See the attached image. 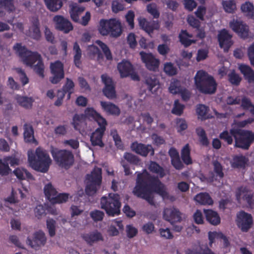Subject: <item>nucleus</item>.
<instances>
[{"mask_svg": "<svg viewBox=\"0 0 254 254\" xmlns=\"http://www.w3.org/2000/svg\"><path fill=\"white\" fill-rule=\"evenodd\" d=\"M136 174L135 186L132 190L134 195L145 199L151 205H155L153 192L159 194L164 200H173L174 197L170 196L165 185L157 177L151 175L146 169L141 172H136Z\"/></svg>", "mask_w": 254, "mask_h": 254, "instance_id": "f257e3e1", "label": "nucleus"}, {"mask_svg": "<svg viewBox=\"0 0 254 254\" xmlns=\"http://www.w3.org/2000/svg\"><path fill=\"white\" fill-rule=\"evenodd\" d=\"M28 160L34 170L42 173H46L48 171L51 163L49 155L41 147L36 148L35 154L28 151Z\"/></svg>", "mask_w": 254, "mask_h": 254, "instance_id": "f03ea898", "label": "nucleus"}, {"mask_svg": "<svg viewBox=\"0 0 254 254\" xmlns=\"http://www.w3.org/2000/svg\"><path fill=\"white\" fill-rule=\"evenodd\" d=\"M194 80L196 87L201 93L211 94L215 92L217 83L214 77L206 72L203 70L198 71Z\"/></svg>", "mask_w": 254, "mask_h": 254, "instance_id": "7ed1b4c3", "label": "nucleus"}, {"mask_svg": "<svg viewBox=\"0 0 254 254\" xmlns=\"http://www.w3.org/2000/svg\"><path fill=\"white\" fill-rule=\"evenodd\" d=\"M101 208L104 209L107 214L115 216L120 214L121 202L120 196L117 193H109L100 199Z\"/></svg>", "mask_w": 254, "mask_h": 254, "instance_id": "20e7f679", "label": "nucleus"}, {"mask_svg": "<svg viewBox=\"0 0 254 254\" xmlns=\"http://www.w3.org/2000/svg\"><path fill=\"white\" fill-rule=\"evenodd\" d=\"M231 133L234 135L235 147L248 150L254 142V132L238 128L232 129Z\"/></svg>", "mask_w": 254, "mask_h": 254, "instance_id": "39448f33", "label": "nucleus"}, {"mask_svg": "<svg viewBox=\"0 0 254 254\" xmlns=\"http://www.w3.org/2000/svg\"><path fill=\"white\" fill-rule=\"evenodd\" d=\"M98 30L102 35H110L112 37H118L122 32L121 22L115 18L101 19Z\"/></svg>", "mask_w": 254, "mask_h": 254, "instance_id": "423d86ee", "label": "nucleus"}, {"mask_svg": "<svg viewBox=\"0 0 254 254\" xmlns=\"http://www.w3.org/2000/svg\"><path fill=\"white\" fill-rule=\"evenodd\" d=\"M51 154L56 164L65 170L70 168L74 163V155L69 150L55 149L51 151Z\"/></svg>", "mask_w": 254, "mask_h": 254, "instance_id": "0eeeda50", "label": "nucleus"}, {"mask_svg": "<svg viewBox=\"0 0 254 254\" xmlns=\"http://www.w3.org/2000/svg\"><path fill=\"white\" fill-rule=\"evenodd\" d=\"M88 181L85 188V192L88 195H92L96 193L97 187L100 186L102 182V169L95 167L90 174L86 176Z\"/></svg>", "mask_w": 254, "mask_h": 254, "instance_id": "6e6552de", "label": "nucleus"}, {"mask_svg": "<svg viewBox=\"0 0 254 254\" xmlns=\"http://www.w3.org/2000/svg\"><path fill=\"white\" fill-rule=\"evenodd\" d=\"M14 49L18 53L23 63L30 66H32L34 64L42 58L40 54L38 52L29 51L20 43H16Z\"/></svg>", "mask_w": 254, "mask_h": 254, "instance_id": "1a4fd4ad", "label": "nucleus"}, {"mask_svg": "<svg viewBox=\"0 0 254 254\" xmlns=\"http://www.w3.org/2000/svg\"><path fill=\"white\" fill-rule=\"evenodd\" d=\"M236 223L242 232H247L253 225V217L251 214L241 210L237 214Z\"/></svg>", "mask_w": 254, "mask_h": 254, "instance_id": "9d476101", "label": "nucleus"}, {"mask_svg": "<svg viewBox=\"0 0 254 254\" xmlns=\"http://www.w3.org/2000/svg\"><path fill=\"white\" fill-rule=\"evenodd\" d=\"M50 70L52 76L50 77V81L53 84L59 83L64 77V64L58 60L50 64Z\"/></svg>", "mask_w": 254, "mask_h": 254, "instance_id": "9b49d317", "label": "nucleus"}, {"mask_svg": "<svg viewBox=\"0 0 254 254\" xmlns=\"http://www.w3.org/2000/svg\"><path fill=\"white\" fill-rule=\"evenodd\" d=\"M231 28L238 35L243 39H246L249 37V27L241 20L233 19L229 23Z\"/></svg>", "mask_w": 254, "mask_h": 254, "instance_id": "f8f14e48", "label": "nucleus"}, {"mask_svg": "<svg viewBox=\"0 0 254 254\" xmlns=\"http://www.w3.org/2000/svg\"><path fill=\"white\" fill-rule=\"evenodd\" d=\"M141 60L145 64L146 68L150 71H156L159 67V60L151 53H146L141 51L139 53Z\"/></svg>", "mask_w": 254, "mask_h": 254, "instance_id": "ddd939ff", "label": "nucleus"}, {"mask_svg": "<svg viewBox=\"0 0 254 254\" xmlns=\"http://www.w3.org/2000/svg\"><path fill=\"white\" fill-rule=\"evenodd\" d=\"M53 21L56 29L68 33L72 31L73 27L71 23L63 16L57 15L54 17Z\"/></svg>", "mask_w": 254, "mask_h": 254, "instance_id": "4468645a", "label": "nucleus"}, {"mask_svg": "<svg viewBox=\"0 0 254 254\" xmlns=\"http://www.w3.org/2000/svg\"><path fill=\"white\" fill-rule=\"evenodd\" d=\"M107 124L99 125V127L92 132L90 136V141L93 146H99L100 147L104 146L102 138L106 129Z\"/></svg>", "mask_w": 254, "mask_h": 254, "instance_id": "2eb2a0df", "label": "nucleus"}, {"mask_svg": "<svg viewBox=\"0 0 254 254\" xmlns=\"http://www.w3.org/2000/svg\"><path fill=\"white\" fill-rule=\"evenodd\" d=\"M47 239L45 233L42 231H39L33 234V239L27 238V243L32 248L37 250L41 246H44L46 242Z\"/></svg>", "mask_w": 254, "mask_h": 254, "instance_id": "dca6fc26", "label": "nucleus"}, {"mask_svg": "<svg viewBox=\"0 0 254 254\" xmlns=\"http://www.w3.org/2000/svg\"><path fill=\"white\" fill-rule=\"evenodd\" d=\"M163 218L170 222L171 224H173L181 221V213L178 209L174 207L166 208L163 211Z\"/></svg>", "mask_w": 254, "mask_h": 254, "instance_id": "f3484780", "label": "nucleus"}, {"mask_svg": "<svg viewBox=\"0 0 254 254\" xmlns=\"http://www.w3.org/2000/svg\"><path fill=\"white\" fill-rule=\"evenodd\" d=\"M130 147L133 151L143 157L147 156L150 152L151 156L154 154V149L151 145L134 142L131 144Z\"/></svg>", "mask_w": 254, "mask_h": 254, "instance_id": "a211bd4d", "label": "nucleus"}, {"mask_svg": "<svg viewBox=\"0 0 254 254\" xmlns=\"http://www.w3.org/2000/svg\"><path fill=\"white\" fill-rule=\"evenodd\" d=\"M236 196L238 200L242 198L250 206L254 201V193L247 187L242 186L239 187L237 190Z\"/></svg>", "mask_w": 254, "mask_h": 254, "instance_id": "6ab92c4d", "label": "nucleus"}, {"mask_svg": "<svg viewBox=\"0 0 254 254\" xmlns=\"http://www.w3.org/2000/svg\"><path fill=\"white\" fill-rule=\"evenodd\" d=\"M231 38L232 35L226 29L221 30L218 35V40L220 47L223 48L225 51H228L233 44Z\"/></svg>", "mask_w": 254, "mask_h": 254, "instance_id": "aec40b11", "label": "nucleus"}, {"mask_svg": "<svg viewBox=\"0 0 254 254\" xmlns=\"http://www.w3.org/2000/svg\"><path fill=\"white\" fill-rule=\"evenodd\" d=\"M144 84L147 90L152 94L156 93V90L160 87L159 80L152 74H147L145 76Z\"/></svg>", "mask_w": 254, "mask_h": 254, "instance_id": "412c9836", "label": "nucleus"}, {"mask_svg": "<svg viewBox=\"0 0 254 254\" xmlns=\"http://www.w3.org/2000/svg\"><path fill=\"white\" fill-rule=\"evenodd\" d=\"M139 26L148 34L153 33L154 30H158L160 25L157 21H147L145 18H140L139 20Z\"/></svg>", "mask_w": 254, "mask_h": 254, "instance_id": "4be33fe9", "label": "nucleus"}, {"mask_svg": "<svg viewBox=\"0 0 254 254\" xmlns=\"http://www.w3.org/2000/svg\"><path fill=\"white\" fill-rule=\"evenodd\" d=\"M100 105L103 111L108 115L118 116L121 114L119 107L113 103L100 101Z\"/></svg>", "mask_w": 254, "mask_h": 254, "instance_id": "5701e85b", "label": "nucleus"}, {"mask_svg": "<svg viewBox=\"0 0 254 254\" xmlns=\"http://www.w3.org/2000/svg\"><path fill=\"white\" fill-rule=\"evenodd\" d=\"M85 116L94 120L99 125L107 124L106 120L100 114L98 113L93 108H87L84 112Z\"/></svg>", "mask_w": 254, "mask_h": 254, "instance_id": "b1692460", "label": "nucleus"}, {"mask_svg": "<svg viewBox=\"0 0 254 254\" xmlns=\"http://www.w3.org/2000/svg\"><path fill=\"white\" fill-rule=\"evenodd\" d=\"M32 26L29 29L30 37L36 41H39L41 38L40 30V22L37 17H33L31 20Z\"/></svg>", "mask_w": 254, "mask_h": 254, "instance_id": "393cba45", "label": "nucleus"}, {"mask_svg": "<svg viewBox=\"0 0 254 254\" xmlns=\"http://www.w3.org/2000/svg\"><path fill=\"white\" fill-rule=\"evenodd\" d=\"M118 69L122 78L127 77L130 74L133 70V67L131 64L127 61H123L119 63L117 66Z\"/></svg>", "mask_w": 254, "mask_h": 254, "instance_id": "a878e982", "label": "nucleus"}, {"mask_svg": "<svg viewBox=\"0 0 254 254\" xmlns=\"http://www.w3.org/2000/svg\"><path fill=\"white\" fill-rule=\"evenodd\" d=\"M239 69L249 83L254 84V70L249 65L241 64Z\"/></svg>", "mask_w": 254, "mask_h": 254, "instance_id": "bb28decb", "label": "nucleus"}, {"mask_svg": "<svg viewBox=\"0 0 254 254\" xmlns=\"http://www.w3.org/2000/svg\"><path fill=\"white\" fill-rule=\"evenodd\" d=\"M82 238L89 245H92L96 242L103 240L102 234L97 230L83 234Z\"/></svg>", "mask_w": 254, "mask_h": 254, "instance_id": "cd10ccee", "label": "nucleus"}, {"mask_svg": "<svg viewBox=\"0 0 254 254\" xmlns=\"http://www.w3.org/2000/svg\"><path fill=\"white\" fill-rule=\"evenodd\" d=\"M206 220L211 224L216 226L220 224V217L218 213L211 209L204 210Z\"/></svg>", "mask_w": 254, "mask_h": 254, "instance_id": "c85d7f7f", "label": "nucleus"}, {"mask_svg": "<svg viewBox=\"0 0 254 254\" xmlns=\"http://www.w3.org/2000/svg\"><path fill=\"white\" fill-rule=\"evenodd\" d=\"M14 175L19 180H34L32 174L26 169L23 168H17L13 172Z\"/></svg>", "mask_w": 254, "mask_h": 254, "instance_id": "c756f323", "label": "nucleus"}, {"mask_svg": "<svg viewBox=\"0 0 254 254\" xmlns=\"http://www.w3.org/2000/svg\"><path fill=\"white\" fill-rule=\"evenodd\" d=\"M192 35L189 34L186 30H182L179 34V38L180 41L185 47H188L192 43H195V41L190 39L189 38H191Z\"/></svg>", "mask_w": 254, "mask_h": 254, "instance_id": "7c9ffc66", "label": "nucleus"}, {"mask_svg": "<svg viewBox=\"0 0 254 254\" xmlns=\"http://www.w3.org/2000/svg\"><path fill=\"white\" fill-rule=\"evenodd\" d=\"M148 169L151 172L158 175L161 178L166 175L164 168L155 161H151L150 162Z\"/></svg>", "mask_w": 254, "mask_h": 254, "instance_id": "2f4dec72", "label": "nucleus"}, {"mask_svg": "<svg viewBox=\"0 0 254 254\" xmlns=\"http://www.w3.org/2000/svg\"><path fill=\"white\" fill-rule=\"evenodd\" d=\"M3 8L8 12H11L15 10L13 0H0V9ZM4 15L3 11L0 10V16Z\"/></svg>", "mask_w": 254, "mask_h": 254, "instance_id": "473e14b6", "label": "nucleus"}, {"mask_svg": "<svg viewBox=\"0 0 254 254\" xmlns=\"http://www.w3.org/2000/svg\"><path fill=\"white\" fill-rule=\"evenodd\" d=\"M74 87V83L73 81L68 78H66V81L65 83L63 86V88L61 90H59V92H61V93H64V95H65L66 93H67V99H69L70 98L71 94L73 93Z\"/></svg>", "mask_w": 254, "mask_h": 254, "instance_id": "72a5a7b5", "label": "nucleus"}, {"mask_svg": "<svg viewBox=\"0 0 254 254\" xmlns=\"http://www.w3.org/2000/svg\"><path fill=\"white\" fill-rule=\"evenodd\" d=\"M194 199L196 201L202 205H211L213 203L212 198L207 192H201L197 194Z\"/></svg>", "mask_w": 254, "mask_h": 254, "instance_id": "f704fd0d", "label": "nucleus"}, {"mask_svg": "<svg viewBox=\"0 0 254 254\" xmlns=\"http://www.w3.org/2000/svg\"><path fill=\"white\" fill-rule=\"evenodd\" d=\"M16 100L18 104L25 108L30 109L32 107L33 103L34 100L32 97H28L26 96H22L17 95L16 97Z\"/></svg>", "mask_w": 254, "mask_h": 254, "instance_id": "c9c22d12", "label": "nucleus"}, {"mask_svg": "<svg viewBox=\"0 0 254 254\" xmlns=\"http://www.w3.org/2000/svg\"><path fill=\"white\" fill-rule=\"evenodd\" d=\"M73 51L74 52V64L77 67L79 68L81 64L82 51L77 42L73 44Z\"/></svg>", "mask_w": 254, "mask_h": 254, "instance_id": "e433bc0d", "label": "nucleus"}, {"mask_svg": "<svg viewBox=\"0 0 254 254\" xmlns=\"http://www.w3.org/2000/svg\"><path fill=\"white\" fill-rule=\"evenodd\" d=\"M181 158L183 162L188 165L192 163L190 157V150L189 145H185L181 150Z\"/></svg>", "mask_w": 254, "mask_h": 254, "instance_id": "4c0bfd02", "label": "nucleus"}, {"mask_svg": "<svg viewBox=\"0 0 254 254\" xmlns=\"http://www.w3.org/2000/svg\"><path fill=\"white\" fill-rule=\"evenodd\" d=\"M23 135L25 141L26 142H31L34 139V129L30 124H24Z\"/></svg>", "mask_w": 254, "mask_h": 254, "instance_id": "58836bf2", "label": "nucleus"}, {"mask_svg": "<svg viewBox=\"0 0 254 254\" xmlns=\"http://www.w3.org/2000/svg\"><path fill=\"white\" fill-rule=\"evenodd\" d=\"M47 8L51 11L56 12L63 6L62 0H44Z\"/></svg>", "mask_w": 254, "mask_h": 254, "instance_id": "ea45409f", "label": "nucleus"}, {"mask_svg": "<svg viewBox=\"0 0 254 254\" xmlns=\"http://www.w3.org/2000/svg\"><path fill=\"white\" fill-rule=\"evenodd\" d=\"M241 9L245 14L251 18L254 17V6L252 3L247 1L241 5Z\"/></svg>", "mask_w": 254, "mask_h": 254, "instance_id": "a19ab883", "label": "nucleus"}, {"mask_svg": "<svg viewBox=\"0 0 254 254\" xmlns=\"http://www.w3.org/2000/svg\"><path fill=\"white\" fill-rule=\"evenodd\" d=\"M238 128H232L230 129L229 131L227 130H225L221 132L219 134V138L223 140L225 142H226L228 145H231L233 142L234 135L231 133L232 129H238Z\"/></svg>", "mask_w": 254, "mask_h": 254, "instance_id": "79ce46f5", "label": "nucleus"}, {"mask_svg": "<svg viewBox=\"0 0 254 254\" xmlns=\"http://www.w3.org/2000/svg\"><path fill=\"white\" fill-rule=\"evenodd\" d=\"M44 193L49 201L52 202V198L56 196L58 192L51 183H48L44 187Z\"/></svg>", "mask_w": 254, "mask_h": 254, "instance_id": "37998d69", "label": "nucleus"}, {"mask_svg": "<svg viewBox=\"0 0 254 254\" xmlns=\"http://www.w3.org/2000/svg\"><path fill=\"white\" fill-rule=\"evenodd\" d=\"M248 160L243 155L236 156L233 158V162L232 166L233 168H244L247 164Z\"/></svg>", "mask_w": 254, "mask_h": 254, "instance_id": "c03bdc74", "label": "nucleus"}, {"mask_svg": "<svg viewBox=\"0 0 254 254\" xmlns=\"http://www.w3.org/2000/svg\"><path fill=\"white\" fill-rule=\"evenodd\" d=\"M196 132L199 137V140L201 144L204 146H207L209 142L204 129L202 128H197L196 129Z\"/></svg>", "mask_w": 254, "mask_h": 254, "instance_id": "a18cd8bd", "label": "nucleus"}, {"mask_svg": "<svg viewBox=\"0 0 254 254\" xmlns=\"http://www.w3.org/2000/svg\"><path fill=\"white\" fill-rule=\"evenodd\" d=\"M96 43L102 49L106 59L108 61L112 60V54L108 46L100 40H97Z\"/></svg>", "mask_w": 254, "mask_h": 254, "instance_id": "49530a36", "label": "nucleus"}, {"mask_svg": "<svg viewBox=\"0 0 254 254\" xmlns=\"http://www.w3.org/2000/svg\"><path fill=\"white\" fill-rule=\"evenodd\" d=\"M222 5L224 10L229 13H233L236 8L235 2L232 0H223Z\"/></svg>", "mask_w": 254, "mask_h": 254, "instance_id": "de8ad7c7", "label": "nucleus"}, {"mask_svg": "<svg viewBox=\"0 0 254 254\" xmlns=\"http://www.w3.org/2000/svg\"><path fill=\"white\" fill-rule=\"evenodd\" d=\"M213 166V171L217 177L222 179L224 177L223 167L221 164L217 160L213 161L212 162Z\"/></svg>", "mask_w": 254, "mask_h": 254, "instance_id": "09e8293b", "label": "nucleus"}, {"mask_svg": "<svg viewBox=\"0 0 254 254\" xmlns=\"http://www.w3.org/2000/svg\"><path fill=\"white\" fill-rule=\"evenodd\" d=\"M104 95L109 99H113L116 97L115 87L114 85L105 86L103 89Z\"/></svg>", "mask_w": 254, "mask_h": 254, "instance_id": "8fccbe9b", "label": "nucleus"}, {"mask_svg": "<svg viewBox=\"0 0 254 254\" xmlns=\"http://www.w3.org/2000/svg\"><path fill=\"white\" fill-rule=\"evenodd\" d=\"M124 158L128 163L133 165H139L140 164V159L136 155L129 152H126L124 155Z\"/></svg>", "mask_w": 254, "mask_h": 254, "instance_id": "3c124183", "label": "nucleus"}, {"mask_svg": "<svg viewBox=\"0 0 254 254\" xmlns=\"http://www.w3.org/2000/svg\"><path fill=\"white\" fill-rule=\"evenodd\" d=\"M69 198V194L67 193H61L52 198V203H61L67 201Z\"/></svg>", "mask_w": 254, "mask_h": 254, "instance_id": "603ef678", "label": "nucleus"}, {"mask_svg": "<svg viewBox=\"0 0 254 254\" xmlns=\"http://www.w3.org/2000/svg\"><path fill=\"white\" fill-rule=\"evenodd\" d=\"M33 67L34 71L41 78L44 77V64L41 58Z\"/></svg>", "mask_w": 254, "mask_h": 254, "instance_id": "864d4df0", "label": "nucleus"}, {"mask_svg": "<svg viewBox=\"0 0 254 254\" xmlns=\"http://www.w3.org/2000/svg\"><path fill=\"white\" fill-rule=\"evenodd\" d=\"M164 71L170 76L174 75L177 73V68L170 62L164 64Z\"/></svg>", "mask_w": 254, "mask_h": 254, "instance_id": "5fc2aeb1", "label": "nucleus"}, {"mask_svg": "<svg viewBox=\"0 0 254 254\" xmlns=\"http://www.w3.org/2000/svg\"><path fill=\"white\" fill-rule=\"evenodd\" d=\"M147 10L154 18H158L160 16V12L157 9V5L155 3L148 4L147 5Z\"/></svg>", "mask_w": 254, "mask_h": 254, "instance_id": "6e6d98bb", "label": "nucleus"}, {"mask_svg": "<svg viewBox=\"0 0 254 254\" xmlns=\"http://www.w3.org/2000/svg\"><path fill=\"white\" fill-rule=\"evenodd\" d=\"M47 228L50 237H54L56 234V221L53 219L47 220Z\"/></svg>", "mask_w": 254, "mask_h": 254, "instance_id": "4d7b16f0", "label": "nucleus"}, {"mask_svg": "<svg viewBox=\"0 0 254 254\" xmlns=\"http://www.w3.org/2000/svg\"><path fill=\"white\" fill-rule=\"evenodd\" d=\"M111 135L112 136L115 143L117 148L122 149L123 148V144L122 143L121 138L118 133L116 129H112L111 131Z\"/></svg>", "mask_w": 254, "mask_h": 254, "instance_id": "13d9d810", "label": "nucleus"}, {"mask_svg": "<svg viewBox=\"0 0 254 254\" xmlns=\"http://www.w3.org/2000/svg\"><path fill=\"white\" fill-rule=\"evenodd\" d=\"M170 93L173 94L179 93L181 90V87L179 81L177 80L171 82L169 88Z\"/></svg>", "mask_w": 254, "mask_h": 254, "instance_id": "bf43d9fd", "label": "nucleus"}, {"mask_svg": "<svg viewBox=\"0 0 254 254\" xmlns=\"http://www.w3.org/2000/svg\"><path fill=\"white\" fill-rule=\"evenodd\" d=\"M184 109V106L180 104L179 100H176L175 101L174 107L172 109V113L176 115L181 116Z\"/></svg>", "mask_w": 254, "mask_h": 254, "instance_id": "052dcab7", "label": "nucleus"}, {"mask_svg": "<svg viewBox=\"0 0 254 254\" xmlns=\"http://www.w3.org/2000/svg\"><path fill=\"white\" fill-rule=\"evenodd\" d=\"M254 105L251 99L246 96L242 97L241 99V107L244 110H249L252 108Z\"/></svg>", "mask_w": 254, "mask_h": 254, "instance_id": "680f3d73", "label": "nucleus"}, {"mask_svg": "<svg viewBox=\"0 0 254 254\" xmlns=\"http://www.w3.org/2000/svg\"><path fill=\"white\" fill-rule=\"evenodd\" d=\"M11 171V169L9 168L7 163L4 161L0 159V175L1 176H7Z\"/></svg>", "mask_w": 254, "mask_h": 254, "instance_id": "e2e57ef3", "label": "nucleus"}, {"mask_svg": "<svg viewBox=\"0 0 254 254\" xmlns=\"http://www.w3.org/2000/svg\"><path fill=\"white\" fill-rule=\"evenodd\" d=\"M82 115L76 114L72 119V125L75 130L80 129V125L82 123Z\"/></svg>", "mask_w": 254, "mask_h": 254, "instance_id": "0e129e2a", "label": "nucleus"}, {"mask_svg": "<svg viewBox=\"0 0 254 254\" xmlns=\"http://www.w3.org/2000/svg\"><path fill=\"white\" fill-rule=\"evenodd\" d=\"M104 215V213L99 210H94L90 212L91 217L96 222L102 221Z\"/></svg>", "mask_w": 254, "mask_h": 254, "instance_id": "69168bd1", "label": "nucleus"}, {"mask_svg": "<svg viewBox=\"0 0 254 254\" xmlns=\"http://www.w3.org/2000/svg\"><path fill=\"white\" fill-rule=\"evenodd\" d=\"M208 108L207 106L202 104L197 105L196 112L198 116L201 118L205 119V116L208 112Z\"/></svg>", "mask_w": 254, "mask_h": 254, "instance_id": "338daca9", "label": "nucleus"}, {"mask_svg": "<svg viewBox=\"0 0 254 254\" xmlns=\"http://www.w3.org/2000/svg\"><path fill=\"white\" fill-rule=\"evenodd\" d=\"M188 254H215L209 248L206 247L204 249L200 248L199 250H189Z\"/></svg>", "mask_w": 254, "mask_h": 254, "instance_id": "774afa93", "label": "nucleus"}]
</instances>
